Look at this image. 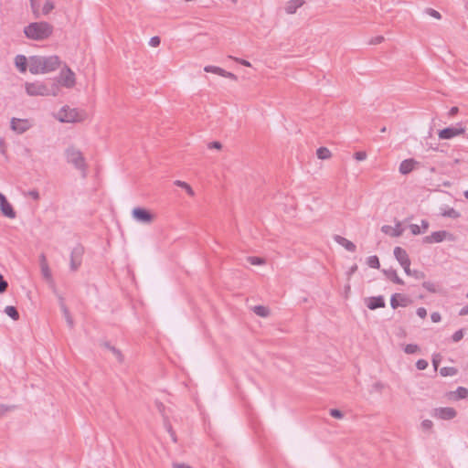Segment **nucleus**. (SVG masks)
I'll use <instances>...</instances> for the list:
<instances>
[{
    "label": "nucleus",
    "instance_id": "obj_1",
    "mask_svg": "<svg viewBox=\"0 0 468 468\" xmlns=\"http://www.w3.org/2000/svg\"><path fill=\"white\" fill-rule=\"evenodd\" d=\"M53 33V26L48 22H33L24 27V34L29 39L42 41Z\"/></svg>",
    "mask_w": 468,
    "mask_h": 468
},
{
    "label": "nucleus",
    "instance_id": "obj_2",
    "mask_svg": "<svg viewBox=\"0 0 468 468\" xmlns=\"http://www.w3.org/2000/svg\"><path fill=\"white\" fill-rule=\"evenodd\" d=\"M58 90V85L55 81H52L50 86L39 81L26 83V91L29 96H56Z\"/></svg>",
    "mask_w": 468,
    "mask_h": 468
},
{
    "label": "nucleus",
    "instance_id": "obj_3",
    "mask_svg": "<svg viewBox=\"0 0 468 468\" xmlns=\"http://www.w3.org/2000/svg\"><path fill=\"white\" fill-rule=\"evenodd\" d=\"M65 156L68 163L74 165L78 170L85 173L87 165L82 153L74 146L68 147L65 151Z\"/></svg>",
    "mask_w": 468,
    "mask_h": 468
},
{
    "label": "nucleus",
    "instance_id": "obj_4",
    "mask_svg": "<svg viewBox=\"0 0 468 468\" xmlns=\"http://www.w3.org/2000/svg\"><path fill=\"white\" fill-rule=\"evenodd\" d=\"M86 113L84 111H79L69 106H64L58 112V120L62 122H81Z\"/></svg>",
    "mask_w": 468,
    "mask_h": 468
},
{
    "label": "nucleus",
    "instance_id": "obj_5",
    "mask_svg": "<svg viewBox=\"0 0 468 468\" xmlns=\"http://www.w3.org/2000/svg\"><path fill=\"white\" fill-rule=\"evenodd\" d=\"M84 254V248L80 244L76 245L70 253L69 267L72 271H78L82 262V257Z\"/></svg>",
    "mask_w": 468,
    "mask_h": 468
},
{
    "label": "nucleus",
    "instance_id": "obj_6",
    "mask_svg": "<svg viewBox=\"0 0 468 468\" xmlns=\"http://www.w3.org/2000/svg\"><path fill=\"white\" fill-rule=\"evenodd\" d=\"M465 132V128L462 123H457L455 126H449L439 131V138L443 140L452 139Z\"/></svg>",
    "mask_w": 468,
    "mask_h": 468
},
{
    "label": "nucleus",
    "instance_id": "obj_7",
    "mask_svg": "<svg viewBox=\"0 0 468 468\" xmlns=\"http://www.w3.org/2000/svg\"><path fill=\"white\" fill-rule=\"evenodd\" d=\"M446 239H448L449 240L454 239L453 235L449 233L448 231L439 230V231L432 232L429 236H425L422 239V242L428 243V244L439 243V242L443 241Z\"/></svg>",
    "mask_w": 468,
    "mask_h": 468
},
{
    "label": "nucleus",
    "instance_id": "obj_8",
    "mask_svg": "<svg viewBox=\"0 0 468 468\" xmlns=\"http://www.w3.org/2000/svg\"><path fill=\"white\" fill-rule=\"evenodd\" d=\"M58 85H62L66 88H72L75 85V74L69 68L65 67L60 72L59 79L58 81H55Z\"/></svg>",
    "mask_w": 468,
    "mask_h": 468
},
{
    "label": "nucleus",
    "instance_id": "obj_9",
    "mask_svg": "<svg viewBox=\"0 0 468 468\" xmlns=\"http://www.w3.org/2000/svg\"><path fill=\"white\" fill-rule=\"evenodd\" d=\"M393 252L396 260L399 262L405 273H410V260L407 251L400 247H395Z\"/></svg>",
    "mask_w": 468,
    "mask_h": 468
},
{
    "label": "nucleus",
    "instance_id": "obj_10",
    "mask_svg": "<svg viewBox=\"0 0 468 468\" xmlns=\"http://www.w3.org/2000/svg\"><path fill=\"white\" fill-rule=\"evenodd\" d=\"M133 218L141 223H150L154 219V215L144 207H134L132 211Z\"/></svg>",
    "mask_w": 468,
    "mask_h": 468
},
{
    "label": "nucleus",
    "instance_id": "obj_11",
    "mask_svg": "<svg viewBox=\"0 0 468 468\" xmlns=\"http://www.w3.org/2000/svg\"><path fill=\"white\" fill-rule=\"evenodd\" d=\"M30 127L31 125L27 119H18L15 117L11 119L10 128L18 134L26 133Z\"/></svg>",
    "mask_w": 468,
    "mask_h": 468
},
{
    "label": "nucleus",
    "instance_id": "obj_12",
    "mask_svg": "<svg viewBox=\"0 0 468 468\" xmlns=\"http://www.w3.org/2000/svg\"><path fill=\"white\" fill-rule=\"evenodd\" d=\"M457 415V411L452 407L436 408L432 416L441 420H452Z\"/></svg>",
    "mask_w": 468,
    "mask_h": 468
},
{
    "label": "nucleus",
    "instance_id": "obj_13",
    "mask_svg": "<svg viewBox=\"0 0 468 468\" xmlns=\"http://www.w3.org/2000/svg\"><path fill=\"white\" fill-rule=\"evenodd\" d=\"M28 69L32 74H44L43 57L32 56L29 58Z\"/></svg>",
    "mask_w": 468,
    "mask_h": 468
},
{
    "label": "nucleus",
    "instance_id": "obj_14",
    "mask_svg": "<svg viewBox=\"0 0 468 468\" xmlns=\"http://www.w3.org/2000/svg\"><path fill=\"white\" fill-rule=\"evenodd\" d=\"M60 65V59L58 56L43 57L44 73L56 70Z\"/></svg>",
    "mask_w": 468,
    "mask_h": 468
},
{
    "label": "nucleus",
    "instance_id": "obj_15",
    "mask_svg": "<svg viewBox=\"0 0 468 468\" xmlns=\"http://www.w3.org/2000/svg\"><path fill=\"white\" fill-rule=\"evenodd\" d=\"M381 231L386 235L397 238L400 237L403 234L404 229L401 227L400 221H396L394 228L388 225H384L381 227Z\"/></svg>",
    "mask_w": 468,
    "mask_h": 468
},
{
    "label": "nucleus",
    "instance_id": "obj_16",
    "mask_svg": "<svg viewBox=\"0 0 468 468\" xmlns=\"http://www.w3.org/2000/svg\"><path fill=\"white\" fill-rule=\"evenodd\" d=\"M410 303L409 297L401 293H394L390 298V305L393 309H397L399 306H407Z\"/></svg>",
    "mask_w": 468,
    "mask_h": 468
},
{
    "label": "nucleus",
    "instance_id": "obj_17",
    "mask_svg": "<svg viewBox=\"0 0 468 468\" xmlns=\"http://www.w3.org/2000/svg\"><path fill=\"white\" fill-rule=\"evenodd\" d=\"M385 300L384 297L379 296H373L367 299V306L370 310H376L378 308H383L385 307Z\"/></svg>",
    "mask_w": 468,
    "mask_h": 468
},
{
    "label": "nucleus",
    "instance_id": "obj_18",
    "mask_svg": "<svg viewBox=\"0 0 468 468\" xmlns=\"http://www.w3.org/2000/svg\"><path fill=\"white\" fill-rule=\"evenodd\" d=\"M415 165L417 162L414 159H405L400 163L399 171L402 175H408L413 171Z\"/></svg>",
    "mask_w": 468,
    "mask_h": 468
},
{
    "label": "nucleus",
    "instance_id": "obj_19",
    "mask_svg": "<svg viewBox=\"0 0 468 468\" xmlns=\"http://www.w3.org/2000/svg\"><path fill=\"white\" fill-rule=\"evenodd\" d=\"M334 240L338 243L339 245L343 246L347 251L354 252L356 251V246L347 239L340 236V235H335Z\"/></svg>",
    "mask_w": 468,
    "mask_h": 468
},
{
    "label": "nucleus",
    "instance_id": "obj_20",
    "mask_svg": "<svg viewBox=\"0 0 468 468\" xmlns=\"http://www.w3.org/2000/svg\"><path fill=\"white\" fill-rule=\"evenodd\" d=\"M39 263H40V268H41V272H42L43 277L48 281L51 280V278H52L51 271L48 267L46 256L44 254L40 255Z\"/></svg>",
    "mask_w": 468,
    "mask_h": 468
},
{
    "label": "nucleus",
    "instance_id": "obj_21",
    "mask_svg": "<svg viewBox=\"0 0 468 468\" xmlns=\"http://www.w3.org/2000/svg\"><path fill=\"white\" fill-rule=\"evenodd\" d=\"M382 272L385 274V276L390 280L391 282H393L394 283L396 284H404V282L402 279H400L397 273V271L390 268V269H385L382 271Z\"/></svg>",
    "mask_w": 468,
    "mask_h": 468
},
{
    "label": "nucleus",
    "instance_id": "obj_22",
    "mask_svg": "<svg viewBox=\"0 0 468 468\" xmlns=\"http://www.w3.org/2000/svg\"><path fill=\"white\" fill-rule=\"evenodd\" d=\"M303 4V0H290L285 5V11L290 15L294 14Z\"/></svg>",
    "mask_w": 468,
    "mask_h": 468
},
{
    "label": "nucleus",
    "instance_id": "obj_23",
    "mask_svg": "<svg viewBox=\"0 0 468 468\" xmlns=\"http://www.w3.org/2000/svg\"><path fill=\"white\" fill-rule=\"evenodd\" d=\"M0 210L4 216L9 218H16V211L14 210L12 205L6 200L0 205Z\"/></svg>",
    "mask_w": 468,
    "mask_h": 468
},
{
    "label": "nucleus",
    "instance_id": "obj_24",
    "mask_svg": "<svg viewBox=\"0 0 468 468\" xmlns=\"http://www.w3.org/2000/svg\"><path fill=\"white\" fill-rule=\"evenodd\" d=\"M15 65L20 72H26L27 69V59L26 56L16 55L15 58Z\"/></svg>",
    "mask_w": 468,
    "mask_h": 468
},
{
    "label": "nucleus",
    "instance_id": "obj_25",
    "mask_svg": "<svg viewBox=\"0 0 468 468\" xmlns=\"http://www.w3.org/2000/svg\"><path fill=\"white\" fill-rule=\"evenodd\" d=\"M253 312L261 317H268L270 314V309L263 305H256L253 307Z\"/></svg>",
    "mask_w": 468,
    "mask_h": 468
},
{
    "label": "nucleus",
    "instance_id": "obj_26",
    "mask_svg": "<svg viewBox=\"0 0 468 468\" xmlns=\"http://www.w3.org/2000/svg\"><path fill=\"white\" fill-rule=\"evenodd\" d=\"M5 313L12 318L14 321H17L19 319V313L15 306L9 305L5 308Z\"/></svg>",
    "mask_w": 468,
    "mask_h": 468
},
{
    "label": "nucleus",
    "instance_id": "obj_27",
    "mask_svg": "<svg viewBox=\"0 0 468 468\" xmlns=\"http://www.w3.org/2000/svg\"><path fill=\"white\" fill-rule=\"evenodd\" d=\"M102 346L104 347H106L107 349H109L110 351H112L119 362H122L123 360V356H122L121 351L119 349H117L116 347L112 346L109 342H104L102 344Z\"/></svg>",
    "mask_w": 468,
    "mask_h": 468
},
{
    "label": "nucleus",
    "instance_id": "obj_28",
    "mask_svg": "<svg viewBox=\"0 0 468 468\" xmlns=\"http://www.w3.org/2000/svg\"><path fill=\"white\" fill-rule=\"evenodd\" d=\"M441 215L445 218H458L461 217V214L459 211L455 210L453 207H449L447 209H444Z\"/></svg>",
    "mask_w": 468,
    "mask_h": 468
},
{
    "label": "nucleus",
    "instance_id": "obj_29",
    "mask_svg": "<svg viewBox=\"0 0 468 468\" xmlns=\"http://www.w3.org/2000/svg\"><path fill=\"white\" fill-rule=\"evenodd\" d=\"M61 310L63 312V314H64V317L66 319L68 325L69 326V328H73V326H74L73 319L69 314L68 307L63 303H61Z\"/></svg>",
    "mask_w": 468,
    "mask_h": 468
},
{
    "label": "nucleus",
    "instance_id": "obj_30",
    "mask_svg": "<svg viewBox=\"0 0 468 468\" xmlns=\"http://www.w3.org/2000/svg\"><path fill=\"white\" fill-rule=\"evenodd\" d=\"M458 373V369L453 367H444L440 369V374L442 377L454 376Z\"/></svg>",
    "mask_w": 468,
    "mask_h": 468
},
{
    "label": "nucleus",
    "instance_id": "obj_31",
    "mask_svg": "<svg viewBox=\"0 0 468 468\" xmlns=\"http://www.w3.org/2000/svg\"><path fill=\"white\" fill-rule=\"evenodd\" d=\"M316 154L319 159L324 160L330 158L331 152L326 147H319L316 151Z\"/></svg>",
    "mask_w": 468,
    "mask_h": 468
},
{
    "label": "nucleus",
    "instance_id": "obj_32",
    "mask_svg": "<svg viewBox=\"0 0 468 468\" xmlns=\"http://www.w3.org/2000/svg\"><path fill=\"white\" fill-rule=\"evenodd\" d=\"M367 263L370 268H373V269H379V267H380L378 257L376 255L369 256L367 259Z\"/></svg>",
    "mask_w": 468,
    "mask_h": 468
},
{
    "label": "nucleus",
    "instance_id": "obj_33",
    "mask_svg": "<svg viewBox=\"0 0 468 468\" xmlns=\"http://www.w3.org/2000/svg\"><path fill=\"white\" fill-rule=\"evenodd\" d=\"M456 399H466L468 397V388L458 387L454 392Z\"/></svg>",
    "mask_w": 468,
    "mask_h": 468
},
{
    "label": "nucleus",
    "instance_id": "obj_34",
    "mask_svg": "<svg viewBox=\"0 0 468 468\" xmlns=\"http://www.w3.org/2000/svg\"><path fill=\"white\" fill-rule=\"evenodd\" d=\"M175 185L177 186L182 187L183 189H186V191L187 192V194L189 196H194L195 195L192 187L187 183H186L184 181L176 180L175 182Z\"/></svg>",
    "mask_w": 468,
    "mask_h": 468
},
{
    "label": "nucleus",
    "instance_id": "obj_35",
    "mask_svg": "<svg viewBox=\"0 0 468 468\" xmlns=\"http://www.w3.org/2000/svg\"><path fill=\"white\" fill-rule=\"evenodd\" d=\"M422 287L428 292L435 293L438 292V285L431 282H423Z\"/></svg>",
    "mask_w": 468,
    "mask_h": 468
},
{
    "label": "nucleus",
    "instance_id": "obj_36",
    "mask_svg": "<svg viewBox=\"0 0 468 468\" xmlns=\"http://www.w3.org/2000/svg\"><path fill=\"white\" fill-rule=\"evenodd\" d=\"M409 276L414 277L416 280H423L425 278V273L421 271L411 270L410 268V273H406Z\"/></svg>",
    "mask_w": 468,
    "mask_h": 468
},
{
    "label": "nucleus",
    "instance_id": "obj_37",
    "mask_svg": "<svg viewBox=\"0 0 468 468\" xmlns=\"http://www.w3.org/2000/svg\"><path fill=\"white\" fill-rule=\"evenodd\" d=\"M204 70L206 72H211V73H215L218 75H221L222 72H225V69H223L219 67H216V66H206L204 68Z\"/></svg>",
    "mask_w": 468,
    "mask_h": 468
},
{
    "label": "nucleus",
    "instance_id": "obj_38",
    "mask_svg": "<svg viewBox=\"0 0 468 468\" xmlns=\"http://www.w3.org/2000/svg\"><path fill=\"white\" fill-rule=\"evenodd\" d=\"M54 3L52 1L48 0L43 5L42 13L44 15H48L54 9Z\"/></svg>",
    "mask_w": 468,
    "mask_h": 468
},
{
    "label": "nucleus",
    "instance_id": "obj_39",
    "mask_svg": "<svg viewBox=\"0 0 468 468\" xmlns=\"http://www.w3.org/2000/svg\"><path fill=\"white\" fill-rule=\"evenodd\" d=\"M419 346L418 345H415V344H408L406 345V346L404 347V352L406 354H414L416 353L417 351H419Z\"/></svg>",
    "mask_w": 468,
    "mask_h": 468
},
{
    "label": "nucleus",
    "instance_id": "obj_40",
    "mask_svg": "<svg viewBox=\"0 0 468 468\" xmlns=\"http://www.w3.org/2000/svg\"><path fill=\"white\" fill-rule=\"evenodd\" d=\"M463 329H460V330H457L452 335V339L453 342H459L463 339Z\"/></svg>",
    "mask_w": 468,
    "mask_h": 468
},
{
    "label": "nucleus",
    "instance_id": "obj_41",
    "mask_svg": "<svg viewBox=\"0 0 468 468\" xmlns=\"http://www.w3.org/2000/svg\"><path fill=\"white\" fill-rule=\"evenodd\" d=\"M248 261L252 265H261V264L264 263V260L262 258H260V257H249Z\"/></svg>",
    "mask_w": 468,
    "mask_h": 468
},
{
    "label": "nucleus",
    "instance_id": "obj_42",
    "mask_svg": "<svg viewBox=\"0 0 468 468\" xmlns=\"http://www.w3.org/2000/svg\"><path fill=\"white\" fill-rule=\"evenodd\" d=\"M428 361L425 360V359H419L417 362H416V367L419 369V370H424L427 368L428 367Z\"/></svg>",
    "mask_w": 468,
    "mask_h": 468
},
{
    "label": "nucleus",
    "instance_id": "obj_43",
    "mask_svg": "<svg viewBox=\"0 0 468 468\" xmlns=\"http://www.w3.org/2000/svg\"><path fill=\"white\" fill-rule=\"evenodd\" d=\"M25 196H28L34 200H38L40 198L39 192L37 189L29 190L28 192L25 193Z\"/></svg>",
    "mask_w": 468,
    "mask_h": 468
},
{
    "label": "nucleus",
    "instance_id": "obj_44",
    "mask_svg": "<svg viewBox=\"0 0 468 468\" xmlns=\"http://www.w3.org/2000/svg\"><path fill=\"white\" fill-rule=\"evenodd\" d=\"M8 287L7 282L5 280L4 276L0 274V293H4Z\"/></svg>",
    "mask_w": 468,
    "mask_h": 468
},
{
    "label": "nucleus",
    "instance_id": "obj_45",
    "mask_svg": "<svg viewBox=\"0 0 468 468\" xmlns=\"http://www.w3.org/2000/svg\"><path fill=\"white\" fill-rule=\"evenodd\" d=\"M330 415L335 419H342L344 417L343 412L338 409H331Z\"/></svg>",
    "mask_w": 468,
    "mask_h": 468
},
{
    "label": "nucleus",
    "instance_id": "obj_46",
    "mask_svg": "<svg viewBox=\"0 0 468 468\" xmlns=\"http://www.w3.org/2000/svg\"><path fill=\"white\" fill-rule=\"evenodd\" d=\"M426 13L429 14L431 16L436 18V19H441V14L437 10H435V9L427 8L426 9Z\"/></svg>",
    "mask_w": 468,
    "mask_h": 468
},
{
    "label": "nucleus",
    "instance_id": "obj_47",
    "mask_svg": "<svg viewBox=\"0 0 468 468\" xmlns=\"http://www.w3.org/2000/svg\"><path fill=\"white\" fill-rule=\"evenodd\" d=\"M15 409V406H6L5 404H0V417H3L7 411Z\"/></svg>",
    "mask_w": 468,
    "mask_h": 468
},
{
    "label": "nucleus",
    "instance_id": "obj_48",
    "mask_svg": "<svg viewBox=\"0 0 468 468\" xmlns=\"http://www.w3.org/2000/svg\"><path fill=\"white\" fill-rule=\"evenodd\" d=\"M432 426H433V423L430 420H424L421 422V428L423 431H430V430H431Z\"/></svg>",
    "mask_w": 468,
    "mask_h": 468
},
{
    "label": "nucleus",
    "instance_id": "obj_49",
    "mask_svg": "<svg viewBox=\"0 0 468 468\" xmlns=\"http://www.w3.org/2000/svg\"><path fill=\"white\" fill-rule=\"evenodd\" d=\"M441 360V356L440 354L433 355V356H432V365H433L435 370H437Z\"/></svg>",
    "mask_w": 468,
    "mask_h": 468
},
{
    "label": "nucleus",
    "instance_id": "obj_50",
    "mask_svg": "<svg viewBox=\"0 0 468 468\" xmlns=\"http://www.w3.org/2000/svg\"><path fill=\"white\" fill-rule=\"evenodd\" d=\"M160 43H161V39H160V37H157V36L152 37L150 38V41H149V45H150L151 47H154V48H155V47H158V46L160 45Z\"/></svg>",
    "mask_w": 468,
    "mask_h": 468
},
{
    "label": "nucleus",
    "instance_id": "obj_51",
    "mask_svg": "<svg viewBox=\"0 0 468 468\" xmlns=\"http://www.w3.org/2000/svg\"><path fill=\"white\" fill-rule=\"evenodd\" d=\"M354 157L357 161H363L367 158V153L364 151H358L355 153Z\"/></svg>",
    "mask_w": 468,
    "mask_h": 468
},
{
    "label": "nucleus",
    "instance_id": "obj_52",
    "mask_svg": "<svg viewBox=\"0 0 468 468\" xmlns=\"http://www.w3.org/2000/svg\"><path fill=\"white\" fill-rule=\"evenodd\" d=\"M410 229L413 235H420L422 232L417 224H410Z\"/></svg>",
    "mask_w": 468,
    "mask_h": 468
},
{
    "label": "nucleus",
    "instance_id": "obj_53",
    "mask_svg": "<svg viewBox=\"0 0 468 468\" xmlns=\"http://www.w3.org/2000/svg\"><path fill=\"white\" fill-rule=\"evenodd\" d=\"M30 5H31L32 11H33V13L35 15V17L38 18L39 17V11H38V5H37V1L30 2Z\"/></svg>",
    "mask_w": 468,
    "mask_h": 468
},
{
    "label": "nucleus",
    "instance_id": "obj_54",
    "mask_svg": "<svg viewBox=\"0 0 468 468\" xmlns=\"http://www.w3.org/2000/svg\"><path fill=\"white\" fill-rule=\"evenodd\" d=\"M384 41V37L382 36H377L375 37H372L369 41L370 45H378Z\"/></svg>",
    "mask_w": 468,
    "mask_h": 468
},
{
    "label": "nucleus",
    "instance_id": "obj_55",
    "mask_svg": "<svg viewBox=\"0 0 468 468\" xmlns=\"http://www.w3.org/2000/svg\"><path fill=\"white\" fill-rule=\"evenodd\" d=\"M417 315L422 319L427 316V310L424 307H419L416 311Z\"/></svg>",
    "mask_w": 468,
    "mask_h": 468
},
{
    "label": "nucleus",
    "instance_id": "obj_56",
    "mask_svg": "<svg viewBox=\"0 0 468 468\" xmlns=\"http://www.w3.org/2000/svg\"><path fill=\"white\" fill-rule=\"evenodd\" d=\"M208 148L220 150L222 148V144L218 141H214L208 144Z\"/></svg>",
    "mask_w": 468,
    "mask_h": 468
},
{
    "label": "nucleus",
    "instance_id": "obj_57",
    "mask_svg": "<svg viewBox=\"0 0 468 468\" xmlns=\"http://www.w3.org/2000/svg\"><path fill=\"white\" fill-rule=\"evenodd\" d=\"M431 319L433 323H439L441 320V316L439 313L434 312L431 314Z\"/></svg>",
    "mask_w": 468,
    "mask_h": 468
},
{
    "label": "nucleus",
    "instance_id": "obj_58",
    "mask_svg": "<svg viewBox=\"0 0 468 468\" xmlns=\"http://www.w3.org/2000/svg\"><path fill=\"white\" fill-rule=\"evenodd\" d=\"M222 77H225V78H229V79H231V80H237V76L231 72H229V71H226L225 72H222L221 75Z\"/></svg>",
    "mask_w": 468,
    "mask_h": 468
},
{
    "label": "nucleus",
    "instance_id": "obj_59",
    "mask_svg": "<svg viewBox=\"0 0 468 468\" xmlns=\"http://www.w3.org/2000/svg\"><path fill=\"white\" fill-rule=\"evenodd\" d=\"M459 315L460 316H465V315H468V304L463 306L460 311H459Z\"/></svg>",
    "mask_w": 468,
    "mask_h": 468
},
{
    "label": "nucleus",
    "instance_id": "obj_60",
    "mask_svg": "<svg viewBox=\"0 0 468 468\" xmlns=\"http://www.w3.org/2000/svg\"><path fill=\"white\" fill-rule=\"evenodd\" d=\"M429 222L426 220V219H422L421 220V227H422V231H426L428 229H429Z\"/></svg>",
    "mask_w": 468,
    "mask_h": 468
},
{
    "label": "nucleus",
    "instance_id": "obj_61",
    "mask_svg": "<svg viewBox=\"0 0 468 468\" xmlns=\"http://www.w3.org/2000/svg\"><path fill=\"white\" fill-rule=\"evenodd\" d=\"M459 112V109L458 107H452L449 111V115L450 116H454L455 114H457V112Z\"/></svg>",
    "mask_w": 468,
    "mask_h": 468
},
{
    "label": "nucleus",
    "instance_id": "obj_62",
    "mask_svg": "<svg viewBox=\"0 0 468 468\" xmlns=\"http://www.w3.org/2000/svg\"><path fill=\"white\" fill-rule=\"evenodd\" d=\"M236 60L243 66L250 67V63L248 60L236 58Z\"/></svg>",
    "mask_w": 468,
    "mask_h": 468
},
{
    "label": "nucleus",
    "instance_id": "obj_63",
    "mask_svg": "<svg viewBox=\"0 0 468 468\" xmlns=\"http://www.w3.org/2000/svg\"><path fill=\"white\" fill-rule=\"evenodd\" d=\"M173 468H191V467L185 463H174Z\"/></svg>",
    "mask_w": 468,
    "mask_h": 468
},
{
    "label": "nucleus",
    "instance_id": "obj_64",
    "mask_svg": "<svg viewBox=\"0 0 468 468\" xmlns=\"http://www.w3.org/2000/svg\"><path fill=\"white\" fill-rule=\"evenodd\" d=\"M356 270H357V265H356V264H355V265H353V266L349 269L348 274H349V275H351V274L355 273V272L356 271Z\"/></svg>",
    "mask_w": 468,
    "mask_h": 468
}]
</instances>
